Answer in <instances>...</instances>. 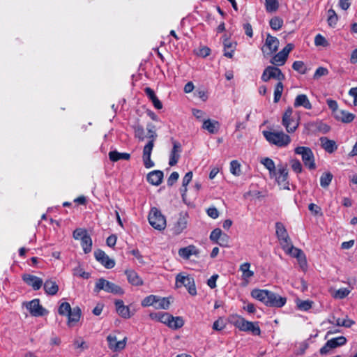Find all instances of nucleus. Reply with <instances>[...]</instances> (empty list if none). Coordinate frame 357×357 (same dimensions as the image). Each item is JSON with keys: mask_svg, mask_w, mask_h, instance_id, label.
<instances>
[{"mask_svg": "<svg viewBox=\"0 0 357 357\" xmlns=\"http://www.w3.org/2000/svg\"><path fill=\"white\" fill-rule=\"evenodd\" d=\"M133 128H134L135 137L138 138L139 140H144V130L143 126L139 125V123H137L133 126Z\"/></svg>", "mask_w": 357, "mask_h": 357, "instance_id": "8fccbe9b", "label": "nucleus"}, {"mask_svg": "<svg viewBox=\"0 0 357 357\" xmlns=\"http://www.w3.org/2000/svg\"><path fill=\"white\" fill-rule=\"evenodd\" d=\"M279 241L282 250L285 252H287L290 249V247L293 246L289 236L280 239Z\"/></svg>", "mask_w": 357, "mask_h": 357, "instance_id": "6e6d98bb", "label": "nucleus"}, {"mask_svg": "<svg viewBox=\"0 0 357 357\" xmlns=\"http://www.w3.org/2000/svg\"><path fill=\"white\" fill-rule=\"evenodd\" d=\"M184 324L183 319L180 317H173L172 319H170L169 327L172 329H178L181 328Z\"/></svg>", "mask_w": 357, "mask_h": 357, "instance_id": "37998d69", "label": "nucleus"}, {"mask_svg": "<svg viewBox=\"0 0 357 357\" xmlns=\"http://www.w3.org/2000/svg\"><path fill=\"white\" fill-rule=\"evenodd\" d=\"M102 290L107 293H111L115 295H122L124 293V291L121 287L105 280L103 278L97 280L94 287L95 292L98 293Z\"/></svg>", "mask_w": 357, "mask_h": 357, "instance_id": "7ed1b4c3", "label": "nucleus"}, {"mask_svg": "<svg viewBox=\"0 0 357 357\" xmlns=\"http://www.w3.org/2000/svg\"><path fill=\"white\" fill-rule=\"evenodd\" d=\"M296 154L301 155L304 165L309 169H315L316 164L314 156L310 148L307 146H298L294 149Z\"/></svg>", "mask_w": 357, "mask_h": 357, "instance_id": "423d86ee", "label": "nucleus"}, {"mask_svg": "<svg viewBox=\"0 0 357 357\" xmlns=\"http://www.w3.org/2000/svg\"><path fill=\"white\" fill-rule=\"evenodd\" d=\"M181 152V147L179 142L174 141L173 148L170 153L169 165L174 166L180 158V153Z\"/></svg>", "mask_w": 357, "mask_h": 357, "instance_id": "5701e85b", "label": "nucleus"}, {"mask_svg": "<svg viewBox=\"0 0 357 357\" xmlns=\"http://www.w3.org/2000/svg\"><path fill=\"white\" fill-rule=\"evenodd\" d=\"M73 274L84 279H89L91 277L90 273L84 271L80 264L73 269Z\"/></svg>", "mask_w": 357, "mask_h": 357, "instance_id": "58836bf2", "label": "nucleus"}, {"mask_svg": "<svg viewBox=\"0 0 357 357\" xmlns=\"http://www.w3.org/2000/svg\"><path fill=\"white\" fill-rule=\"evenodd\" d=\"M265 6L267 12L272 13L278 10L279 7L278 0H265Z\"/></svg>", "mask_w": 357, "mask_h": 357, "instance_id": "a18cd8bd", "label": "nucleus"}, {"mask_svg": "<svg viewBox=\"0 0 357 357\" xmlns=\"http://www.w3.org/2000/svg\"><path fill=\"white\" fill-rule=\"evenodd\" d=\"M148 220L149 224L158 231H162L167 225L166 218L156 207H152L149 211Z\"/></svg>", "mask_w": 357, "mask_h": 357, "instance_id": "20e7f679", "label": "nucleus"}, {"mask_svg": "<svg viewBox=\"0 0 357 357\" xmlns=\"http://www.w3.org/2000/svg\"><path fill=\"white\" fill-rule=\"evenodd\" d=\"M287 57L284 54L279 52L271 60V63L275 66H282L287 61Z\"/></svg>", "mask_w": 357, "mask_h": 357, "instance_id": "ea45409f", "label": "nucleus"}, {"mask_svg": "<svg viewBox=\"0 0 357 357\" xmlns=\"http://www.w3.org/2000/svg\"><path fill=\"white\" fill-rule=\"evenodd\" d=\"M188 213L181 212L179 214L177 221L174 223L173 227V232L176 235L181 234L184 229H186L188 222Z\"/></svg>", "mask_w": 357, "mask_h": 357, "instance_id": "ddd939ff", "label": "nucleus"}, {"mask_svg": "<svg viewBox=\"0 0 357 357\" xmlns=\"http://www.w3.org/2000/svg\"><path fill=\"white\" fill-rule=\"evenodd\" d=\"M125 274L127 276L128 281L134 286H141L143 284V280L134 270H126Z\"/></svg>", "mask_w": 357, "mask_h": 357, "instance_id": "393cba45", "label": "nucleus"}, {"mask_svg": "<svg viewBox=\"0 0 357 357\" xmlns=\"http://www.w3.org/2000/svg\"><path fill=\"white\" fill-rule=\"evenodd\" d=\"M265 305L271 307H282L287 303V298L269 291Z\"/></svg>", "mask_w": 357, "mask_h": 357, "instance_id": "9b49d317", "label": "nucleus"}, {"mask_svg": "<svg viewBox=\"0 0 357 357\" xmlns=\"http://www.w3.org/2000/svg\"><path fill=\"white\" fill-rule=\"evenodd\" d=\"M68 325L70 326H73L75 324L79 321L81 317V310L79 307H75L70 310L68 314Z\"/></svg>", "mask_w": 357, "mask_h": 357, "instance_id": "7c9ffc66", "label": "nucleus"}, {"mask_svg": "<svg viewBox=\"0 0 357 357\" xmlns=\"http://www.w3.org/2000/svg\"><path fill=\"white\" fill-rule=\"evenodd\" d=\"M170 305V302L167 298H161L157 296L156 303L155 304L154 307L155 309H164L167 310L169 308Z\"/></svg>", "mask_w": 357, "mask_h": 357, "instance_id": "4c0bfd02", "label": "nucleus"}, {"mask_svg": "<svg viewBox=\"0 0 357 357\" xmlns=\"http://www.w3.org/2000/svg\"><path fill=\"white\" fill-rule=\"evenodd\" d=\"M163 179V172L160 170H153L148 174L147 181L153 185H159Z\"/></svg>", "mask_w": 357, "mask_h": 357, "instance_id": "b1692460", "label": "nucleus"}, {"mask_svg": "<svg viewBox=\"0 0 357 357\" xmlns=\"http://www.w3.org/2000/svg\"><path fill=\"white\" fill-rule=\"evenodd\" d=\"M328 74V70L327 68H324V67H319L314 74V79H318L321 76H324V75H326Z\"/></svg>", "mask_w": 357, "mask_h": 357, "instance_id": "0e129e2a", "label": "nucleus"}, {"mask_svg": "<svg viewBox=\"0 0 357 357\" xmlns=\"http://www.w3.org/2000/svg\"><path fill=\"white\" fill-rule=\"evenodd\" d=\"M298 307L304 311H307L312 307V302L309 301H299L297 303Z\"/></svg>", "mask_w": 357, "mask_h": 357, "instance_id": "e2e57ef3", "label": "nucleus"}, {"mask_svg": "<svg viewBox=\"0 0 357 357\" xmlns=\"http://www.w3.org/2000/svg\"><path fill=\"white\" fill-rule=\"evenodd\" d=\"M294 106L296 108L303 107L305 109H311L312 105L305 94H298L294 99Z\"/></svg>", "mask_w": 357, "mask_h": 357, "instance_id": "6ab92c4d", "label": "nucleus"}, {"mask_svg": "<svg viewBox=\"0 0 357 357\" xmlns=\"http://www.w3.org/2000/svg\"><path fill=\"white\" fill-rule=\"evenodd\" d=\"M279 46V40L275 37L270 34H268L265 40V43L261 47V51L265 56L272 55L275 53Z\"/></svg>", "mask_w": 357, "mask_h": 357, "instance_id": "9d476101", "label": "nucleus"}, {"mask_svg": "<svg viewBox=\"0 0 357 357\" xmlns=\"http://www.w3.org/2000/svg\"><path fill=\"white\" fill-rule=\"evenodd\" d=\"M107 340L108 342V347L114 352H116L125 348L127 338L124 337L123 340L117 341V338L115 335H109L107 337Z\"/></svg>", "mask_w": 357, "mask_h": 357, "instance_id": "dca6fc26", "label": "nucleus"}, {"mask_svg": "<svg viewBox=\"0 0 357 357\" xmlns=\"http://www.w3.org/2000/svg\"><path fill=\"white\" fill-rule=\"evenodd\" d=\"M157 296L150 295L144 298L142 301V305L144 307L155 306L156 303Z\"/></svg>", "mask_w": 357, "mask_h": 357, "instance_id": "3c124183", "label": "nucleus"}, {"mask_svg": "<svg viewBox=\"0 0 357 357\" xmlns=\"http://www.w3.org/2000/svg\"><path fill=\"white\" fill-rule=\"evenodd\" d=\"M333 179V174L330 172L324 173L320 178V185L322 188H327Z\"/></svg>", "mask_w": 357, "mask_h": 357, "instance_id": "79ce46f5", "label": "nucleus"}, {"mask_svg": "<svg viewBox=\"0 0 357 357\" xmlns=\"http://www.w3.org/2000/svg\"><path fill=\"white\" fill-rule=\"evenodd\" d=\"M250 268V264L249 262H245L239 267V271L242 272V280L246 283H248L250 279L254 276V271H251Z\"/></svg>", "mask_w": 357, "mask_h": 357, "instance_id": "cd10ccee", "label": "nucleus"}, {"mask_svg": "<svg viewBox=\"0 0 357 357\" xmlns=\"http://www.w3.org/2000/svg\"><path fill=\"white\" fill-rule=\"evenodd\" d=\"M146 130L148 131V138L150 140H153L154 142L155 139L157 137V134L155 132V126L152 123H149L146 126Z\"/></svg>", "mask_w": 357, "mask_h": 357, "instance_id": "13d9d810", "label": "nucleus"}, {"mask_svg": "<svg viewBox=\"0 0 357 357\" xmlns=\"http://www.w3.org/2000/svg\"><path fill=\"white\" fill-rule=\"evenodd\" d=\"M175 285L177 288H180L183 286L185 287L188 289V293L192 296H195L197 294L195 280L189 275H185L183 273H178L176 276Z\"/></svg>", "mask_w": 357, "mask_h": 357, "instance_id": "39448f33", "label": "nucleus"}, {"mask_svg": "<svg viewBox=\"0 0 357 357\" xmlns=\"http://www.w3.org/2000/svg\"><path fill=\"white\" fill-rule=\"evenodd\" d=\"M272 178H275L277 183L285 190H289V183L288 181V171L286 166L280 165L278 166L277 171Z\"/></svg>", "mask_w": 357, "mask_h": 357, "instance_id": "0eeeda50", "label": "nucleus"}, {"mask_svg": "<svg viewBox=\"0 0 357 357\" xmlns=\"http://www.w3.org/2000/svg\"><path fill=\"white\" fill-rule=\"evenodd\" d=\"M206 213L209 217H211L213 219H216L219 216V212L218 209L214 206L209 207L206 210Z\"/></svg>", "mask_w": 357, "mask_h": 357, "instance_id": "774afa93", "label": "nucleus"}, {"mask_svg": "<svg viewBox=\"0 0 357 357\" xmlns=\"http://www.w3.org/2000/svg\"><path fill=\"white\" fill-rule=\"evenodd\" d=\"M81 245L84 253L87 254L91 251L92 239L89 234L84 236V238L81 240Z\"/></svg>", "mask_w": 357, "mask_h": 357, "instance_id": "c9c22d12", "label": "nucleus"}, {"mask_svg": "<svg viewBox=\"0 0 357 357\" xmlns=\"http://www.w3.org/2000/svg\"><path fill=\"white\" fill-rule=\"evenodd\" d=\"M270 79H275L279 82H282L284 79V75L278 68L268 66L263 72L261 79L264 82H268Z\"/></svg>", "mask_w": 357, "mask_h": 357, "instance_id": "1a4fd4ad", "label": "nucleus"}, {"mask_svg": "<svg viewBox=\"0 0 357 357\" xmlns=\"http://www.w3.org/2000/svg\"><path fill=\"white\" fill-rule=\"evenodd\" d=\"M44 290L47 295L54 296L59 291V287L55 281L47 280L43 283Z\"/></svg>", "mask_w": 357, "mask_h": 357, "instance_id": "2f4dec72", "label": "nucleus"}, {"mask_svg": "<svg viewBox=\"0 0 357 357\" xmlns=\"http://www.w3.org/2000/svg\"><path fill=\"white\" fill-rule=\"evenodd\" d=\"M153 146L154 142H153V140H149L143 149L142 158L151 157Z\"/></svg>", "mask_w": 357, "mask_h": 357, "instance_id": "5fc2aeb1", "label": "nucleus"}, {"mask_svg": "<svg viewBox=\"0 0 357 357\" xmlns=\"http://www.w3.org/2000/svg\"><path fill=\"white\" fill-rule=\"evenodd\" d=\"M263 135L270 144L278 147L287 146L291 142L290 137L282 131L272 132L264 130L263 131Z\"/></svg>", "mask_w": 357, "mask_h": 357, "instance_id": "f03ea898", "label": "nucleus"}, {"mask_svg": "<svg viewBox=\"0 0 357 357\" xmlns=\"http://www.w3.org/2000/svg\"><path fill=\"white\" fill-rule=\"evenodd\" d=\"M338 20V16L335 11L331 8L328 10L327 22L330 26L333 27L336 25Z\"/></svg>", "mask_w": 357, "mask_h": 357, "instance_id": "a19ab883", "label": "nucleus"}, {"mask_svg": "<svg viewBox=\"0 0 357 357\" xmlns=\"http://www.w3.org/2000/svg\"><path fill=\"white\" fill-rule=\"evenodd\" d=\"M88 234L86 230L82 229H77L73 231V237L75 239H80L82 240L84 236H87Z\"/></svg>", "mask_w": 357, "mask_h": 357, "instance_id": "338daca9", "label": "nucleus"}, {"mask_svg": "<svg viewBox=\"0 0 357 357\" xmlns=\"http://www.w3.org/2000/svg\"><path fill=\"white\" fill-rule=\"evenodd\" d=\"M351 292V290L347 288H340L335 291L333 297L336 299H343L347 297Z\"/></svg>", "mask_w": 357, "mask_h": 357, "instance_id": "de8ad7c7", "label": "nucleus"}, {"mask_svg": "<svg viewBox=\"0 0 357 357\" xmlns=\"http://www.w3.org/2000/svg\"><path fill=\"white\" fill-rule=\"evenodd\" d=\"M71 309L70 305L68 303L63 302L59 305L58 312L60 315L67 316Z\"/></svg>", "mask_w": 357, "mask_h": 357, "instance_id": "603ef678", "label": "nucleus"}, {"mask_svg": "<svg viewBox=\"0 0 357 357\" xmlns=\"http://www.w3.org/2000/svg\"><path fill=\"white\" fill-rule=\"evenodd\" d=\"M290 164L292 170L296 174H299L302 172V165L298 159H292L290 162Z\"/></svg>", "mask_w": 357, "mask_h": 357, "instance_id": "4d7b16f0", "label": "nucleus"}, {"mask_svg": "<svg viewBox=\"0 0 357 357\" xmlns=\"http://www.w3.org/2000/svg\"><path fill=\"white\" fill-rule=\"evenodd\" d=\"M22 280L27 285L31 287L33 290L40 289L43 284V281L41 278L31 274H24Z\"/></svg>", "mask_w": 357, "mask_h": 357, "instance_id": "f3484780", "label": "nucleus"}, {"mask_svg": "<svg viewBox=\"0 0 357 357\" xmlns=\"http://www.w3.org/2000/svg\"><path fill=\"white\" fill-rule=\"evenodd\" d=\"M292 68L301 74H305L307 68L305 63L301 61H296L293 63Z\"/></svg>", "mask_w": 357, "mask_h": 357, "instance_id": "49530a36", "label": "nucleus"}, {"mask_svg": "<svg viewBox=\"0 0 357 357\" xmlns=\"http://www.w3.org/2000/svg\"><path fill=\"white\" fill-rule=\"evenodd\" d=\"M115 306L118 314L124 319H128L133 314L130 312L129 307L125 305L122 300H116Z\"/></svg>", "mask_w": 357, "mask_h": 357, "instance_id": "4be33fe9", "label": "nucleus"}, {"mask_svg": "<svg viewBox=\"0 0 357 357\" xmlns=\"http://www.w3.org/2000/svg\"><path fill=\"white\" fill-rule=\"evenodd\" d=\"M27 310H29L30 314L34 317L43 316L46 310L40 305L39 299H33L26 304Z\"/></svg>", "mask_w": 357, "mask_h": 357, "instance_id": "4468645a", "label": "nucleus"}, {"mask_svg": "<svg viewBox=\"0 0 357 357\" xmlns=\"http://www.w3.org/2000/svg\"><path fill=\"white\" fill-rule=\"evenodd\" d=\"M261 163L268 170L271 178L275 175V172L277 171L275 165L273 160L269 158H264L261 160Z\"/></svg>", "mask_w": 357, "mask_h": 357, "instance_id": "72a5a7b5", "label": "nucleus"}, {"mask_svg": "<svg viewBox=\"0 0 357 357\" xmlns=\"http://www.w3.org/2000/svg\"><path fill=\"white\" fill-rule=\"evenodd\" d=\"M220 124L218 121L207 119L203 120L202 128L207 130L210 134L217 133L220 129Z\"/></svg>", "mask_w": 357, "mask_h": 357, "instance_id": "412c9836", "label": "nucleus"}, {"mask_svg": "<svg viewBox=\"0 0 357 357\" xmlns=\"http://www.w3.org/2000/svg\"><path fill=\"white\" fill-rule=\"evenodd\" d=\"M282 91H283V84H282V82H279L276 84L275 91H274V102H278L280 100Z\"/></svg>", "mask_w": 357, "mask_h": 357, "instance_id": "09e8293b", "label": "nucleus"}, {"mask_svg": "<svg viewBox=\"0 0 357 357\" xmlns=\"http://www.w3.org/2000/svg\"><path fill=\"white\" fill-rule=\"evenodd\" d=\"M150 317L153 319H156L157 321L163 323L169 326L170 323V319H172V315L169 314L167 312H159L157 313H151Z\"/></svg>", "mask_w": 357, "mask_h": 357, "instance_id": "c756f323", "label": "nucleus"}, {"mask_svg": "<svg viewBox=\"0 0 357 357\" xmlns=\"http://www.w3.org/2000/svg\"><path fill=\"white\" fill-rule=\"evenodd\" d=\"M192 114L194 116L200 121L203 122V120H206L204 119V116H206V114L204 111L198 109H192Z\"/></svg>", "mask_w": 357, "mask_h": 357, "instance_id": "69168bd1", "label": "nucleus"}, {"mask_svg": "<svg viewBox=\"0 0 357 357\" xmlns=\"http://www.w3.org/2000/svg\"><path fill=\"white\" fill-rule=\"evenodd\" d=\"M230 172L234 176L241 174V165L237 160H232L230 162Z\"/></svg>", "mask_w": 357, "mask_h": 357, "instance_id": "864d4df0", "label": "nucleus"}, {"mask_svg": "<svg viewBox=\"0 0 357 357\" xmlns=\"http://www.w3.org/2000/svg\"><path fill=\"white\" fill-rule=\"evenodd\" d=\"M292 257L296 258L300 267L305 270L307 268V260L304 252L299 248H295L294 245L290 247V249L285 252Z\"/></svg>", "mask_w": 357, "mask_h": 357, "instance_id": "f8f14e48", "label": "nucleus"}, {"mask_svg": "<svg viewBox=\"0 0 357 357\" xmlns=\"http://www.w3.org/2000/svg\"><path fill=\"white\" fill-rule=\"evenodd\" d=\"M109 158L112 162H116L120 160H128L130 158V154L128 153H119L117 151H112L109 153Z\"/></svg>", "mask_w": 357, "mask_h": 357, "instance_id": "473e14b6", "label": "nucleus"}, {"mask_svg": "<svg viewBox=\"0 0 357 357\" xmlns=\"http://www.w3.org/2000/svg\"><path fill=\"white\" fill-rule=\"evenodd\" d=\"M336 120L342 123H351L355 118V115L346 110H339L334 114Z\"/></svg>", "mask_w": 357, "mask_h": 357, "instance_id": "a878e982", "label": "nucleus"}, {"mask_svg": "<svg viewBox=\"0 0 357 357\" xmlns=\"http://www.w3.org/2000/svg\"><path fill=\"white\" fill-rule=\"evenodd\" d=\"M94 256L96 259L106 268L110 269L115 266L114 260L110 259L109 256L101 250L95 251Z\"/></svg>", "mask_w": 357, "mask_h": 357, "instance_id": "2eb2a0df", "label": "nucleus"}, {"mask_svg": "<svg viewBox=\"0 0 357 357\" xmlns=\"http://www.w3.org/2000/svg\"><path fill=\"white\" fill-rule=\"evenodd\" d=\"M314 44L316 46L326 47L328 45V41L321 34H317L314 38Z\"/></svg>", "mask_w": 357, "mask_h": 357, "instance_id": "052dcab7", "label": "nucleus"}, {"mask_svg": "<svg viewBox=\"0 0 357 357\" xmlns=\"http://www.w3.org/2000/svg\"><path fill=\"white\" fill-rule=\"evenodd\" d=\"M276 235L278 240L287 238L289 234L284 225L282 222H276L275 224Z\"/></svg>", "mask_w": 357, "mask_h": 357, "instance_id": "e433bc0d", "label": "nucleus"}, {"mask_svg": "<svg viewBox=\"0 0 357 357\" xmlns=\"http://www.w3.org/2000/svg\"><path fill=\"white\" fill-rule=\"evenodd\" d=\"M270 26L275 31L279 30L283 25V20L279 17H274L271 18L269 22Z\"/></svg>", "mask_w": 357, "mask_h": 357, "instance_id": "c03bdc74", "label": "nucleus"}, {"mask_svg": "<svg viewBox=\"0 0 357 357\" xmlns=\"http://www.w3.org/2000/svg\"><path fill=\"white\" fill-rule=\"evenodd\" d=\"M268 290L267 289H254L251 291V296L261 302L264 305L266 304V298L268 295Z\"/></svg>", "mask_w": 357, "mask_h": 357, "instance_id": "c85d7f7f", "label": "nucleus"}, {"mask_svg": "<svg viewBox=\"0 0 357 357\" xmlns=\"http://www.w3.org/2000/svg\"><path fill=\"white\" fill-rule=\"evenodd\" d=\"M222 232L220 229L216 228L213 229L210 234V239L213 241L218 242V241L222 237Z\"/></svg>", "mask_w": 357, "mask_h": 357, "instance_id": "bf43d9fd", "label": "nucleus"}, {"mask_svg": "<svg viewBox=\"0 0 357 357\" xmlns=\"http://www.w3.org/2000/svg\"><path fill=\"white\" fill-rule=\"evenodd\" d=\"M236 43L229 38H225L223 42L224 55L227 58H232L236 47Z\"/></svg>", "mask_w": 357, "mask_h": 357, "instance_id": "bb28decb", "label": "nucleus"}, {"mask_svg": "<svg viewBox=\"0 0 357 357\" xmlns=\"http://www.w3.org/2000/svg\"><path fill=\"white\" fill-rule=\"evenodd\" d=\"M293 109L288 107L282 116V125L288 132H294L298 126V121L292 117Z\"/></svg>", "mask_w": 357, "mask_h": 357, "instance_id": "6e6552de", "label": "nucleus"}, {"mask_svg": "<svg viewBox=\"0 0 357 357\" xmlns=\"http://www.w3.org/2000/svg\"><path fill=\"white\" fill-rule=\"evenodd\" d=\"M321 146L326 152L333 153L337 149V145L334 140L329 139L326 137L319 138Z\"/></svg>", "mask_w": 357, "mask_h": 357, "instance_id": "aec40b11", "label": "nucleus"}, {"mask_svg": "<svg viewBox=\"0 0 357 357\" xmlns=\"http://www.w3.org/2000/svg\"><path fill=\"white\" fill-rule=\"evenodd\" d=\"M199 250L194 245L181 248L178 250V255L184 259H189L190 257H199Z\"/></svg>", "mask_w": 357, "mask_h": 357, "instance_id": "a211bd4d", "label": "nucleus"}, {"mask_svg": "<svg viewBox=\"0 0 357 357\" xmlns=\"http://www.w3.org/2000/svg\"><path fill=\"white\" fill-rule=\"evenodd\" d=\"M230 322L241 331L251 332L255 335H260L261 334L258 322L247 321L238 314L231 315L230 317Z\"/></svg>", "mask_w": 357, "mask_h": 357, "instance_id": "f257e3e1", "label": "nucleus"}, {"mask_svg": "<svg viewBox=\"0 0 357 357\" xmlns=\"http://www.w3.org/2000/svg\"><path fill=\"white\" fill-rule=\"evenodd\" d=\"M347 343V338L344 336H340L332 338L327 341V346H330L331 348L335 349L337 347L343 346Z\"/></svg>", "mask_w": 357, "mask_h": 357, "instance_id": "f704fd0d", "label": "nucleus"}, {"mask_svg": "<svg viewBox=\"0 0 357 357\" xmlns=\"http://www.w3.org/2000/svg\"><path fill=\"white\" fill-rule=\"evenodd\" d=\"M225 327V324L223 319L219 318L218 320L214 321L213 324V329L217 331H220Z\"/></svg>", "mask_w": 357, "mask_h": 357, "instance_id": "680f3d73", "label": "nucleus"}]
</instances>
